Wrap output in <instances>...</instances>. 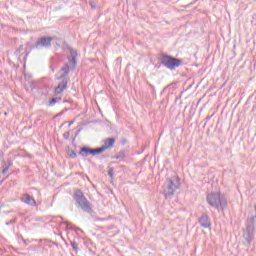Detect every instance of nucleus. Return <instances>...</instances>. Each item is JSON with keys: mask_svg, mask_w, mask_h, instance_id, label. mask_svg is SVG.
Returning <instances> with one entry per match:
<instances>
[{"mask_svg": "<svg viewBox=\"0 0 256 256\" xmlns=\"http://www.w3.org/2000/svg\"><path fill=\"white\" fill-rule=\"evenodd\" d=\"M206 201L210 207H213L218 211H223V209L227 207V199L219 192H212L208 194L206 197Z\"/></svg>", "mask_w": 256, "mask_h": 256, "instance_id": "1", "label": "nucleus"}, {"mask_svg": "<svg viewBox=\"0 0 256 256\" xmlns=\"http://www.w3.org/2000/svg\"><path fill=\"white\" fill-rule=\"evenodd\" d=\"M181 187L179 178L177 176L167 179L163 185V193L166 199H169L175 195V191Z\"/></svg>", "mask_w": 256, "mask_h": 256, "instance_id": "2", "label": "nucleus"}, {"mask_svg": "<svg viewBox=\"0 0 256 256\" xmlns=\"http://www.w3.org/2000/svg\"><path fill=\"white\" fill-rule=\"evenodd\" d=\"M181 187L179 178L177 176L167 179L163 185V193L166 199H169L175 195V191Z\"/></svg>", "mask_w": 256, "mask_h": 256, "instance_id": "3", "label": "nucleus"}, {"mask_svg": "<svg viewBox=\"0 0 256 256\" xmlns=\"http://www.w3.org/2000/svg\"><path fill=\"white\" fill-rule=\"evenodd\" d=\"M70 51V56L68 57L69 59V64H65L61 70L58 72L56 79H63L66 75H69L70 69H75V65H77V51L69 48Z\"/></svg>", "mask_w": 256, "mask_h": 256, "instance_id": "4", "label": "nucleus"}, {"mask_svg": "<svg viewBox=\"0 0 256 256\" xmlns=\"http://www.w3.org/2000/svg\"><path fill=\"white\" fill-rule=\"evenodd\" d=\"M74 201H76L78 207L81 208L82 211H85L86 213H91L93 211L91 202L87 200L85 195L80 190H77L74 193Z\"/></svg>", "mask_w": 256, "mask_h": 256, "instance_id": "5", "label": "nucleus"}, {"mask_svg": "<svg viewBox=\"0 0 256 256\" xmlns=\"http://www.w3.org/2000/svg\"><path fill=\"white\" fill-rule=\"evenodd\" d=\"M162 65H164V67H167V69H171V71H173V69L181 65V60L170 56H164L162 58Z\"/></svg>", "mask_w": 256, "mask_h": 256, "instance_id": "6", "label": "nucleus"}, {"mask_svg": "<svg viewBox=\"0 0 256 256\" xmlns=\"http://www.w3.org/2000/svg\"><path fill=\"white\" fill-rule=\"evenodd\" d=\"M103 151H104L103 148L91 149V148L83 147L81 148L79 155H81L82 157H88V155H92L95 157V155H101Z\"/></svg>", "mask_w": 256, "mask_h": 256, "instance_id": "7", "label": "nucleus"}, {"mask_svg": "<svg viewBox=\"0 0 256 256\" xmlns=\"http://www.w3.org/2000/svg\"><path fill=\"white\" fill-rule=\"evenodd\" d=\"M52 41H53L52 37H42L36 42L34 48L35 49H41V47L49 48L51 47Z\"/></svg>", "mask_w": 256, "mask_h": 256, "instance_id": "8", "label": "nucleus"}, {"mask_svg": "<svg viewBox=\"0 0 256 256\" xmlns=\"http://www.w3.org/2000/svg\"><path fill=\"white\" fill-rule=\"evenodd\" d=\"M199 224L201 225V227H203L204 229H211V220L209 219V216L207 214H203L200 218H199Z\"/></svg>", "mask_w": 256, "mask_h": 256, "instance_id": "9", "label": "nucleus"}, {"mask_svg": "<svg viewBox=\"0 0 256 256\" xmlns=\"http://www.w3.org/2000/svg\"><path fill=\"white\" fill-rule=\"evenodd\" d=\"M21 201L22 203H26V205H31L32 207H35V205H37L35 199L29 194H24L21 198Z\"/></svg>", "mask_w": 256, "mask_h": 256, "instance_id": "10", "label": "nucleus"}, {"mask_svg": "<svg viewBox=\"0 0 256 256\" xmlns=\"http://www.w3.org/2000/svg\"><path fill=\"white\" fill-rule=\"evenodd\" d=\"M67 89V80H63L55 89L56 95L63 93Z\"/></svg>", "mask_w": 256, "mask_h": 256, "instance_id": "11", "label": "nucleus"}, {"mask_svg": "<svg viewBox=\"0 0 256 256\" xmlns=\"http://www.w3.org/2000/svg\"><path fill=\"white\" fill-rule=\"evenodd\" d=\"M113 145H115L114 138H108L107 140H105L104 146L100 147L99 149H104V152L106 149H109V147H113Z\"/></svg>", "mask_w": 256, "mask_h": 256, "instance_id": "12", "label": "nucleus"}, {"mask_svg": "<svg viewBox=\"0 0 256 256\" xmlns=\"http://www.w3.org/2000/svg\"><path fill=\"white\" fill-rule=\"evenodd\" d=\"M71 246L74 249V251H77L79 249V245L77 244V242H71Z\"/></svg>", "mask_w": 256, "mask_h": 256, "instance_id": "13", "label": "nucleus"}, {"mask_svg": "<svg viewBox=\"0 0 256 256\" xmlns=\"http://www.w3.org/2000/svg\"><path fill=\"white\" fill-rule=\"evenodd\" d=\"M55 103H57V98H52L49 102L50 107H53V105H55Z\"/></svg>", "mask_w": 256, "mask_h": 256, "instance_id": "14", "label": "nucleus"}, {"mask_svg": "<svg viewBox=\"0 0 256 256\" xmlns=\"http://www.w3.org/2000/svg\"><path fill=\"white\" fill-rule=\"evenodd\" d=\"M70 157H71V159H75V157H77V153H75V151H72L70 153Z\"/></svg>", "mask_w": 256, "mask_h": 256, "instance_id": "15", "label": "nucleus"}, {"mask_svg": "<svg viewBox=\"0 0 256 256\" xmlns=\"http://www.w3.org/2000/svg\"><path fill=\"white\" fill-rule=\"evenodd\" d=\"M108 175H109L110 177H113V169H112V168H110V169L108 170Z\"/></svg>", "mask_w": 256, "mask_h": 256, "instance_id": "16", "label": "nucleus"}, {"mask_svg": "<svg viewBox=\"0 0 256 256\" xmlns=\"http://www.w3.org/2000/svg\"><path fill=\"white\" fill-rule=\"evenodd\" d=\"M69 132H66V133H64V135H63V137H64V139H69Z\"/></svg>", "mask_w": 256, "mask_h": 256, "instance_id": "17", "label": "nucleus"}, {"mask_svg": "<svg viewBox=\"0 0 256 256\" xmlns=\"http://www.w3.org/2000/svg\"><path fill=\"white\" fill-rule=\"evenodd\" d=\"M63 225H67V229H69V224L67 222H62Z\"/></svg>", "mask_w": 256, "mask_h": 256, "instance_id": "18", "label": "nucleus"}, {"mask_svg": "<svg viewBox=\"0 0 256 256\" xmlns=\"http://www.w3.org/2000/svg\"><path fill=\"white\" fill-rule=\"evenodd\" d=\"M120 158H121V156H119V155L115 156V159H120Z\"/></svg>", "mask_w": 256, "mask_h": 256, "instance_id": "19", "label": "nucleus"}, {"mask_svg": "<svg viewBox=\"0 0 256 256\" xmlns=\"http://www.w3.org/2000/svg\"><path fill=\"white\" fill-rule=\"evenodd\" d=\"M7 172V168H5L4 170H3V173H6Z\"/></svg>", "mask_w": 256, "mask_h": 256, "instance_id": "20", "label": "nucleus"}, {"mask_svg": "<svg viewBox=\"0 0 256 256\" xmlns=\"http://www.w3.org/2000/svg\"><path fill=\"white\" fill-rule=\"evenodd\" d=\"M91 7H93V3H90Z\"/></svg>", "mask_w": 256, "mask_h": 256, "instance_id": "21", "label": "nucleus"}]
</instances>
